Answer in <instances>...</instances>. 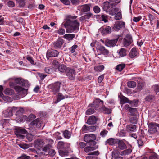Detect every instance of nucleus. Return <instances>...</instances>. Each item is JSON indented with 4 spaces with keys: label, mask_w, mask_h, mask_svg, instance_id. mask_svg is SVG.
Returning <instances> with one entry per match:
<instances>
[{
    "label": "nucleus",
    "mask_w": 159,
    "mask_h": 159,
    "mask_svg": "<svg viewBox=\"0 0 159 159\" xmlns=\"http://www.w3.org/2000/svg\"><path fill=\"white\" fill-rule=\"evenodd\" d=\"M99 119L98 117L92 115L88 118L86 123L89 125H93L95 124Z\"/></svg>",
    "instance_id": "2eb2a0df"
},
{
    "label": "nucleus",
    "mask_w": 159,
    "mask_h": 159,
    "mask_svg": "<svg viewBox=\"0 0 159 159\" xmlns=\"http://www.w3.org/2000/svg\"><path fill=\"white\" fill-rule=\"evenodd\" d=\"M94 12L96 13H99L100 11V9L98 6H95L93 8Z\"/></svg>",
    "instance_id": "680f3d73"
},
{
    "label": "nucleus",
    "mask_w": 159,
    "mask_h": 159,
    "mask_svg": "<svg viewBox=\"0 0 159 159\" xmlns=\"http://www.w3.org/2000/svg\"><path fill=\"white\" fill-rule=\"evenodd\" d=\"M64 43L63 40L62 39H58L57 40L53 43L54 47L56 48H61Z\"/></svg>",
    "instance_id": "4be33fe9"
},
{
    "label": "nucleus",
    "mask_w": 159,
    "mask_h": 159,
    "mask_svg": "<svg viewBox=\"0 0 159 159\" xmlns=\"http://www.w3.org/2000/svg\"><path fill=\"white\" fill-rule=\"evenodd\" d=\"M59 66V64L58 62L56 60H54L52 65V68L51 69H52L51 71L52 72L56 71V70H57Z\"/></svg>",
    "instance_id": "b1692460"
},
{
    "label": "nucleus",
    "mask_w": 159,
    "mask_h": 159,
    "mask_svg": "<svg viewBox=\"0 0 159 159\" xmlns=\"http://www.w3.org/2000/svg\"><path fill=\"white\" fill-rule=\"evenodd\" d=\"M91 5L90 4H84L80 7V11L82 12H86L90 11Z\"/></svg>",
    "instance_id": "6ab92c4d"
},
{
    "label": "nucleus",
    "mask_w": 159,
    "mask_h": 159,
    "mask_svg": "<svg viewBox=\"0 0 159 159\" xmlns=\"http://www.w3.org/2000/svg\"><path fill=\"white\" fill-rule=\"evenodd\" d=\"M153 88L154 91L157 93L159 92V85L156 84L153 85Z\"/></svg>",
    "instance_id": "bf43d9fd"
},
{
    "label": "nucleus",
    "mask_w": 159,
    "mask_h": 159,
    "mask_svg": "<svg viewBox=\"0 0 159 159\" xmlns=\"http://www.w3.org/2000/svg\"><path fill=\"white\" fill-rule=\"evenodd\" d=\"M119 2L114 3H110L108 2H105L104 3L103 9L106 12H109V11L114 7L116 6L120 2Z\"/></svg>",
    "instance_id": "7ed1b4c3"
},
{
    "label": "nucleus",
    "mask_w": 159,
    "mask_h": 159,
    "mask_svg": "<svg viewBox=\"0 0 159 159\" xmlns=\"http://www.w3.org/2000/svg\"><path fill=\"white\" fill-rule=\"evenodd\" d=\"M16 109V107H14L11 108L4 111L3 113L6 117H10L13 115V111H14Z\"/></svg>",
    "instance_id": "dca6fc26"
},
{
    "label": "nucleus",
    "mask_w": 159,
    "mask_h": 159,
    "mask_svg": "<svg viewBox=\"0 0 159 159\" xmlns=\"http://www.w3.org/2000/svg\"><path fill=\"white\" fill-rule=\"evenodd\" d=\"M119 11V9L118 8H112L109 11V14L113 16L116 15Z\"/></svg>",
    "instance_id": "2f4dec72"
},
{
    "label": "nucleus",
    "mask_w": 159,
    "mask_h": 159,
    "mask_svg": "<svg viewBox=\"0 0 159 159\" xmlns=\"http://www.w3.org/2000/svg\"><path fill=\"white\" fill-rule=\"evenodd\" d=\"M14 81L16 84H19L21 85H23L25 84L24 80L23 79H21L20 78L16 79L14 80Z\"/></svg>",
    "instance_id": "72a5a7b5"
},
{
    "label": "nucleus",
    "mask_w": 159,
    "mask_h": 159,
    "mask_svg": "<svg viewBox=\"0 0 159 159\" xmlns=\"http://www.w3.org/2000/svg\"><path fill=\"white\" fill-rule=\"evenodd\" d=\"M73 152V150L70 147L59 150V154L62 157L67 156L70 153H72Z\"/></svg>",
    "instance_id": "9d476101"
},
{
    "label": "nucleus",
    "mask_w": 159,
    "mask_h": 159,
    "mask_svg": "<svg viewBox=\"0 0 159 159\" xmlns=\"http://www.w3.org/2000/svg\"><path fill=\"white\" fill-rule=\"evenodd\" d=\"M119 151L118 150H115L112 152V157L115 159H117L119 158Z\"/></svg>",
    "instance_id": "c9c22d12"
},
{
    "label": "nucleus",
    "mask_w": 159,
    "mask_h": 159,
    "mask_svg": "<svg viewBox=\"0 0 159 159\" xmlns=\"http://www.w3.org/2000/svg\"><path fill=\"white\" fill-rule=\"evenodd\" d=\"M127 131L128 132H133L136 129V126L133 125H129L126 127Z\"/></svg>",
    "instance_id": "a878e982"
},
{
    "label": "nucleus",
    "mask_w": 159,
    "mask_h": 159,
    "mask_svg": "<svg viewBox=\"0 0 159 159\" xmlns=\"http://www.w3.org/2000/svg\"><path fill=\"white\" fill-rule=\"evenodd\" d=\"M75 35L73 34H65L64 37L68 41L72 40L75 37Z\"/></svg>",
    "instance_id": "473e14b6"
},
{
    "label": "nucleus",
    "mask_w": 159,
    "mask_h": 159,
    "mask_svg": "<svg viewBox=\"0 0 159 159\" xmlns=\"http://www.w3.org/2000/svg\"><path fill=\"white\" fill-rule=\"evenodd\" d=\"M35 118L36 116L35 115L32 114L29 115L28 118H27V116H26L23 115L22 117L20 116L19 118L20 120H19V119H18V120H17L16 121L17 122H23V120H26L27 121H30L33 120Z\"/></svg>",
    "instance_id": "9b49d317"
},
{
    "label": "nucleus",
    "mask_w": 159,
    "mask_h": 159,
    "mask_svg": "<svg viewBox=\"0 0 159 159\" xmlns=\"http://www.w3.org/2000/svg\"><path fill=\"white\" fill-rule=\"evenodd\" d=\"M132 151L131 149V146H130V148L128 149L122 151L120 153V155L121 156L125 155L130 154Z\"/></svg>",
    "instance_id": "7c9ffc66"
},
{
    "label": "nucleus",
    "mask_w": 159,
    "mask_h": 159,
    "mask_svg": "<svg viewBox=\"0 0 159 159\" xmlns=\"http://www.w3.org/2000/svg\"><path fill=\"white\" fill-rule=\"evenodd\" d=\"M118 147L121 150H124L127 148V146L124 142L122 140H119L118 143Z\"/></svg>",
    "instance_id": "393cba45"
},
{
    "label": "nucleus",
    "mask_w": 159,
    "mask_h": 159,
    "mask_svg": "<svg viewBox=\"0 0 159 159\" xmlns=\"http://www.w3.org/2000/svg\"><path fill=\"white\" fill-rule=\"evenodd\" d=\"M129 120L131 123L136 124L137 123V117L135 116H132L130 118Z\"/></svg>",
    "instance_id": "79ce46f5"
},
{
    "label": "nucleus",
    "mask_w": 159,
    "mask_h": 159,
    "mask_svg": "<svg viewBox=\"0 0 159 159\" xmlns=\"http://www.w3.org/2000/svg\"><path fill=\"white\" fill-rule=\"evenodd\" d=\"M20 7H22L25 6V0H16Z\"/></svg>",
    "instance_id": "58836bf2"
},
{
    "label": "nucleus",
    "mask_w": 159,
    "mask_h": 159,
    "mask_svg": "<svg viewBox=\"0 0 159 159\" xmlns=\"http://www.w3.org/2000/svg\"><path fill=\"white\" fill-rule=\"evenodd\" d=\"M148 127L149 132L153 134L157 131V127L159 128V124L156 123L151 122L149 124Z\"/></svg>",
    "instance_id": "423d86ee"
},
{
    "label": "nucleus",
    "mask_w": 159,
    "mask_h": 159,
    "mask_svg": "<svg viewBox=\"0 0 159 159\" xmlns=\"http://www.w3.org/2000/svg\"><path fill=\"white\" fill-rule=\"evenodd\" d=\"M63 135L65 138L69 139L71 135V133L68 130H65L62 131Z\"/></svg>",
    "instance_id": "c85d7f7f"
},
{
    "label": "nucleus",
    "mask_w": 159,
    "mask_h": 159,
    "mask_svg": "<svg viewBox=\"0 0 159 159\" xmlns=\"http://www.w3.org/2000/svg\"><path fill=\"white\" fill-rule=\"evenodd\" d=\"M27 139L30 141H31L34 138V136L31 134H28L26 135Z\"/></svg>",
    "instance_id": "3c124183"
},
{
    "label": "nucleus",
    "mask_w": 159,
    "mask_h": 159,
    "mask_svg": "<svg viewBox=\"0 0 159 159\" xmlns=\"http://www.w3.org/2000/svg\"><path fill=\"white\" fill-rule=\"evenodd\" d=\"M93 17V14L91 13H87L85 15L81 17L80 18V21L84 22L87 20L89 19L90 18Z\"/></svg>",
    "instance_id": "412c9836"
},
{
    "label": "nucleus",
    "mask_w": 159,
    "mask_h": 159,
    "mask_svg": "<svg viewBox=\"0 0 159 159\" xmlns=\"http://www.w3.org/2000/svg\"><path fill=\"white\" fill-rule=\"evenodd\" d=\"M70 147V144L68 143L62 141L58 142L57 144V148L60 150Z\"/></svg>",
    "instance_id": "4468645a"
},
{
    "label": "nucleus",
    "mask_w": 159,
    "mask_h": 159,
    "mask_svg": "<svg viewBox=\"0 0 159 159\" xmlns=\"http://www.w3.org/2000/svg\"><path fill=\"white\" fill-rule=\"evenodd\" d=\"M101 111L104 113L108 114L111 113V110L110 109L105 107L104 106H102L101 108Z\"/></svg>",
    "instance_id": "a19ab883"
},
{
    "label": "nucleus",
    "mask_w": 159,
    "mask_h": 159,
    "mask_svg": "<svg viewBox=\"0 0 159 159\" xmlns=\"http://www.w3.org/2000/svg\"><path fill=\"white\" fill-rule=\"evenodd\" d=\"M65 98V97L62 94L59 93L57 94V99L55 102V103H57L58 102L61 100Z\"/></svg>",
    "instance_id": "4c0bfd02"
},
{
    "label": "nucleus",
    "mask_w": 159,
    "mask_h": 159,
    "mask_svg": "<svg viewBox=\"0 0 159 159\" xmlns=\"http://www.w3.org/2000/svg\"><path fill=\"white\" fill-rule=\"evenodd\" d=\"M44 144L43 140L41 139H38L34 141V147L38 149H41Z\"/></svg>",
    "instance_id": "f8f14e48"
},
{
    "label": "nucleus",
    "mask_w": 159,
    "mask_h": 159,
    "mask_svg": "<svg viewBox=\"0 0 159 159\" xmlns=\"http://www.w3.org/2000/svg\"><path fill=\"white\" fill-rule=\"evenodd\" d=\"M41 121L39 119H36L33 120L30 123V124L38 128H39L41 126Z\"/></svg>",
    "instance_id": "5701e85b"
},
{
    "label": "nucleus",
    "mask_w": 159,
    "mask_h": 159,
    "mask_svg": "<svg viewBox=\"0 0 159 159\" xmlns=\"http://www.w3.org/2000/svg\"><path fill=\"white\" fill-rule=\"evenodd\" d=\"M4 93L7 95H11L14 93L13 90L9 88L6 89L3 91Z\"/></svg>",
    "instance_id": "e433bc0d"
},
{
    "label": "nucleus",
    "mask_w": 159,
    "mask_h": 159,
    "mask_svg": "<svg viewBox=\"0 0 159 159\" xmlns=\"http://www.w3.org/2000/svg\"><path fill=\"white\" fill-rule=\"evenodd\" d=\"M98 55L103 54L105 56L108 55L109 53V51L101 45H99L97 48Z\"/></svg>",
    "instance_id": "39448f33"
},
{
    "label": "nucleus",
    "mask_w": 159,
    "mask_h": 159,
    "mask_svg": "<svg viewBox=\"0 0 159 159\" xmlns=\"http://www.w3.org/2000/svg\"><path fill=\"white\" fill-rule=\"evenodd\" d=\"M125 23L122 21H117L114 25L112 27L113 30H119L120 29L124 28L125 27Z\"/></svg>",
    "instance_id": "1a4fd4ad"
},
{
    "label": "nucleus",
    "mask_w": 159,
    "mask_h": 159,
    "mask_svg": "<svg viewBox=\"0 0 159 159\" xmlns=\"http://www.w3.org/2000/svg\"><path fill=\"white\" fill-rule=\"evenodd\" d=\"M136 111H137V109L136 108H131L129 111V112H130V114L131 115L133 116L134 115L135 113L136 112Z\"/></svg>",
    "instance_id": "e2e57ef3"
},
{
    "label": "nucleus",
    "mask_w": 159,
    "mask_h": 159,
    "mask_svg": "<svg viewBox=\"0 0 159 159\" xmlns=\"http://www.w3.org/2000/svg\"><path fill=\"white\" fill-rule=\"evenodd\" d=\"M96 139L95 136L92 134H86L84 138V141L90 146H94L96 144L95 141Z\"/></svg>",
    "instance_id": "f03ea898"
},
{
    "label": "nucleus",
    "mask_w": 159,
    "mask_h": 159,
    "mask_svg": "<svg viewBox=\"0 0 159 159\" xmlns=\"http://www.w3.org/2000/svg\"><path fill=\"white\" fill-rule=\"evenodd\" d=\"M60 87V83L59 82H56L52 84L51 89L52 91L54 93H55L59 91Z\"/></svg>",
    "instance_id": "f3484780"
},
{
    "label": "nucleus",
    "mask_w": 159,
    "mask_h": 159,
    "mask_svg": "<svg viewBox=\"0 0 159 159\" xmlns=\"http://www.w3.org/2000/svg\"><path fill=\"white\" fill-rule=\"evenodd\" d=\"M6 2H7V4L8 7H12L15 6V3L12 1L9 0L8 1L6 0Z\"/></svg>",
    "instance_id": "4d7b16f0"
},
{
    "label": "nucleus",
    "mask_w": 159,
    "mask_h": 159,
    "mask_svg": "<svg viewBox=\"0 0 159 159\" xmlns=\"http://www.w3.org/2000/svg\"><path fill=\"white\" fill-rule=\"evenodd\" d=\"M27 131L21 127H17L15 129V133L18 138L23 139L24 138L23 134H26Z\"/></svg>",
    "instance_id": "20e7f679"
},
{
    "label": "nucleus",
    "mask_w": 159,
    "mask_h": 159,
    "mask_svg": "<svg viewBox=\"0 0 159 159\" xmlns=\"http://www.w3.org/2000/svg\"><path fill=\"white\" fill-rule=\"evenodd\" d=\"M120 102L121 104H124L125 103H128L130 104H132V102H130V101L126 97L121 96L120 97Z\"/></svg>",
    "instance_id": "c756f323"
},
{
    "label": "nucleus",
    "mask_w": 159,
    "mask_h": 159,
    "mask_svg": "<svg viewBox=\"0 0 159 159\" xmlns=\"http://www.w3.org/2000/svg\"><path fill=\"white\" fill-rule=\"evenodd\" d=\"M136 83L133 81H130L127 82L128 86L129 88H134L136 86Z\"/></svg>",
    "instance_id": "37998d69"
},
{
    "label": "nucleus",
    "mask_w": 159,
    "mask_h": 159,
    "mask_svg": "<svg viewBox=\"0 0 159 159\" xmlns=\"http://www.w3.org/2000/svg\"><path fill=\"white\" fill-rule=\"evenodd\" d=\"M106 142L109 145H112L115 143V139L113 138H110L107 140Z\"/></svg>",
    "instance_id": "5fc2aeb1"
},
{
    "label": "nucleus",
    "mask_w": 159,
    "mask_h": 159,
    "mask_svg": "<svg viewBox=\"0 0 159 159\" xmlns=\"http://www.w3.org/2000/svg\"><path fill=\"white\" fill-rule=\"evenodd\" d=\"M137 51L136 48H133L131 50L129 53V56L131 58H133L137 56Z\"/></svg>",
    "instance_id": "bb28decb"
},
{
    "label": "nucleus",
    "mask_w": 159,
    "mask_h": 159,
    "mask_svg": "<svg viewBox=\"0 0 159 159\" xmlns=\"http://www.w3.org/2000/svg\"><path fill=\"white\" fill-rule=\"evenodd\" d=\"M54 137H56L58 139H62L61 135V134L59 132H57L53 135Z\"/></svg>",
    "instance_id": "864d4df0"
},
{
    "label": "nucleus",
    "mask_w": 159,
    "mask_h": 159,
    "mask_svg": "<svg viewBox=\"0 0 159 159\" xmlns=\"http://www.w3.org/2000/svg\"><path fill=\"white\" fill-rule=\"evenodd\" d=\"M100 102H102L103 103V101L99 99H97L95 100L92 104H89V107H93L95 109H96L98 108L99 104L100 103Z\"/></svg>",
    "instance_id": "a211bd4d"
},
{
    "label": "nucleus",
    "mask_w": 159,
    "mask_h": 159,
    "mask_svg": "<svg viewBox=\"0 0 159 159\" xmlns=\"http://www.w3.org/2000/svg\"><path fill=\"white\" fill-rule=\"evenodd\" d=\"M132 41L131 36L129 34L126 35L125 38L123 39V44L125 47H127L130 45Z\"/></svg>",
    "instance_id": "ddd939ff"
},
{
    "label": "nucleus",
    "mask_w": 159,
    "mask_h": 159,
    "mask_svg": "<svg viewBox=\"0 0 159 159\" xmlns=\"http://www.w3.org/2000/svg\"><path fill=\"white\" fill-rule=\"evenodd\" d=\"M118 39V38H117L116 39L111 40L106 39L104 41H103L102 42L107 47H114L116 45Z\"/></svg>",
    "instance_id": "6e6552de"
},
{
    "label": "nucleus",
    "mask_w": 159,
    "mask_h": 159,
    "mask_svg": "<svg viewBox=\"0 0 159 159\" xmlns=\"http://www.w3.org/2000/svg\"><path fill=\"white\" fill-rule=\"evenodd\" d=\"M58 70L61 73L66 72V66L64 65H61L60 66L58 67Z\"/></svg>",
    "instance_id": "c03bdc74"
},
{
    "label": "nucleus",
    "mask_w": 159,
    "mask_h": 159,
    "mask_svg": "<svg viewBox=\"0 0 159 159\" xmlns=\"http://www.w3.org/2000/svg\"><path fill=\"white\" fill-rule=\"evenodd\" d=\"M100 31L103 35H105L111 33V29L110 27L107 26L105 28L103 27H101L100 29Z\"/></svg>",
    "instance_id": "aec40b11"
},
{
    "label": "nucleus",
    "mask_w": 159,
    "mask_h": 159,
    "mask_svg": "<svg viewBox=\"0 0 159 159\" xmlns=\"http://www.w3.org/2000/svg\"><path fill=\"white\" fill-rule=\"evenodd\" d=\"M154 98V96L152 95H149L147 96L146 98L147 101L148 102L152 101Z\"/></svg>",
    "instance_id": "0e129e2a"
},
{
    "label": "nucleus",
    "mask_w": 159,
    "mask_h": 159,
    "mask_svg": "<svg viewBox=\"0 0 159 159\" xmlns=\"http://www.w3.org/2000/svg\"><path fill=\"white\" fill-rule=\"evenodd\" d=\"M118 54L120 57H123L126 55V50L124 48H121L118 52Z\"/></svg>",
    "instance_id": "ea45409f"
},
{
    "label": "nucleus",
    "mask_w": 159,
    "mask_h": 159,
    "mask_svg": "<svg viewBox=\"0 0 159 159\" xmlns=\"http://www.w3.org/2000/svg\"><path fill=\"white\" fill-rule=\"evenodd\" d=\"M101 19L102 21H103L105 23L108 21V17L107 15H102L101 16Z\"/></svg>",
    "instance_id": "13d9d810"
},
{
    "label": "nucleus",
    "mask_w": 159,
    "mask_h": 159,
    "mask_svg": "<svg viewBox=\"0 0 159 159\" xmlns=\"http://www.w3.org/2000/svg\"><path fill=\"white\" fill-rule=\"evenodd\" d=\"M62 25H63L66 29L67 33H72L78 30L79 29L80 23L76 20L71 21L69 20H67L64 23H63Z\"/></svg>",
    "instance_id": "f257e3e1"
},
{
    "label": "nucleus",
    "mask_w": 159,
    "mask_h": 159,
    "mask_svg": "<svg viewBox=\"0 0 159 159\" xmlns=\"http://www.w3.org/2000/svg\"><path fill=\"white\" fill-rule=\"evenodd\" d=\"M14 89L16 92L18 93L22 92L23 93H25L27 92V90L26 89L19 86H15Z\"/></svg>",
    "instance_id": "cd10ccee"
},
{
    "label": "nucleus",
    "mask_w": 159,
    "mask_h": 159,
    "mask_svg": "<svg viewBox=\"0 0 159 159\" xmlns=\"http://www.w3.org/2000/svg\"><path fill=\"white\" fill-rule=\"evenodd\" d=\"M84 149L85 152H88L94 150L95 149V148L94 147L89 146L84 148Z\"/></svg>",
    "instance_id": "49530a36"
},
{
    "label": "nucleus",
    "mask_w": 159,
    "mask_h": 159,
    "mask_svg": "<svg viewBox=\"0 0 159 159\" xmlns=\"http://www.w3.org/2000/svg\"><path fill=\"white\" fill-rule=\"evenodd\" d=\"M24 112V110L23 108L20 107L19 110L16 112V115L17 116H20L22 115Z\"/></svg>",
    "instance_id": "09e8293b"
},
{
    "label": "nucleus",
    "mask_w": 159,
    "mask_h": 159,
    "mask_svg": "<svg viewBox=\"0 0 159 159\" xmlns=\"http://www.w3.org/2000/svg\"><path fill=\"white\" fill-rule=\"evenodd\" d=\"M65 32V30L64 29H60L58 30V34L60 35L64 34Z\"/></svg>",
    "instance_id": "69168bd1"
},
{
    "label": "nucleus",
    "mask_w": 159,
    "mask_h": 159,
    "mask_svg": "<svg viewBox=\"0 0 159 159\" xmlns=\"http://www.w3.org/2000/svg\"><path fill=\"white\" fill-rule=\"evenodd\" d=\"M95 112L93 108H90L87 110L86 114L87 115H91Z\"/></svg>",
    "instance_id": "8fccbe9b"
},
{
    "label": "nucleus",
    "mask_w": 159,
    "mask_h": 159,
    "mask_svg": "<svg viewBox=\"0 0 159 159\" xmlns=\"http://www.w3.org/2000/svg\"><path fill=\"white\" fill-rule=\"evenodd\" d=\"M125 65L124 64H121L117 65L116 69L119 71H121L125 67Z\"/></svg>",
    "instance_id": "a18cd8bd"
},
{
    "label": "nucleus",
    "mask_w": 159,
    "mask_h": 159,
    "mask_svg": "<svg viewBox=\"0 0 159 159\" xmlns=\"http://www.w3.org/2000/svg\"><path fill=\"white\" fill-rule=\"evenodd\" d=\"M104 68V66L103 65H99L95 66L94 68V70L97 72H101L102 71Z\"/></svg>",
    "instance_id": "f704fd0d"
},
{
    "label": "nucleus",
    "mask_w": 159,
    "mask_h": 159,
    "mask_svg": "<svg viewBox=\"0 0 159 159\" xmlns=\"http://www.w3.org/2000/svg\"><path fill=\"white\" fill-rule=\"evenodd\" d=\"M122 16L121 14V12H118L115 15V19L116 20H119L121 19Z\"/></svg>",
    "instance_id": "6e6d98bb"
},
{
    "label": "nucleus",
    "mask_w": 159,
    "mask_h": 159,
    "mask_svg": "<svg viewBox=\"0 0 159 159\" xmlns=\"http://www.w3.org/2000/svg\"><path fill=\"white\" fill-rule=\"evenodd\" d=\"M89 126H87L86 125H84L83 126L81 131L82 132H84L87 130L89 131Z\"/></svg>",
    "instance_id": "338daca9"
},
{
    "label": "nucleus",
    "mask_w": 159,
    "mask_h": 159,
    "mask_svg": "<svg viewBox=\"0 0 159 159\" xmlns=\"http://www.w3.org/2000/svg\"><path fill=\"white\" fill-rule=\"evenodd\" d=\"M30 157L25 154H22L21 156L18 157V159H30Z\"/></svg>",
    "instance_id": "052dcab7"
},
{
    "label": "nucleus",
    "mask_w": 159,
    "mask_h": 159,
    "mask_svg": "<svg viewBox=\"0 0 159 159\" xmlns=\"http://www.w3.org/2000/svg\"><path fill=\"white\" fill-rule=\"evenodd\" d=\"M66 74L70 80H73L75 77V72L73 69L68 68L66 69Z\"/></svg>",
    "instance_id": "0eeeda50"
},
{
    "label": "nucleus",
    "mask_w": 159,
    "mask_h": 159,
    "mask_svg": "<svg viewBox=\"0 0 159 159\" xmlns=\"http://www.w3.org/2000/svg\"><path fill=\"white\" fill-rule=\"evenodd\" d=\"M107 132L108 131H107L104 130L101 132L100 135L102 137H104L107 135Z\"/></svg>",
    "instance_id": "774afa93"
},
{
    "label": "nucleus",
    "mask_w": 159,
    "mask_h": 159,
    "mask_svg": "<svg viewBox=\"0 0 159 159\" xmlns=\"http://www.w3.org/2000/svg\"><path fill=\"white\" fill-rule=\"evenodd\" d=\"M19 146L20 147L24 149H26L29 148L30 146L28 144H19Z\"/></svg>",
    "instance_id": "603ef678"
},
{
    "label": "nucleus",
    "mask_w": 159,
    "mask_h": 159,
    "mask_svg": "<svg viewBox=\"0 0 159 159\" xmlns=\"http://www.w3.org/2000/svg\"><path fill=\"white\" fill-rule=\"evenodd\" d=\"M58 54L57 51L55 50H52L50 51V57H57Z\"/></svg>",
    "instance_id": "de8ad7c7"
}]
</instances>
